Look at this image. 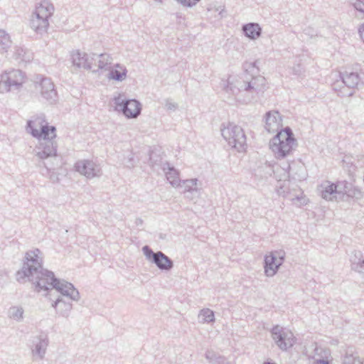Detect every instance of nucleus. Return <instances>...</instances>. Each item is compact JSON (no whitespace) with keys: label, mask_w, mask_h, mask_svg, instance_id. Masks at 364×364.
<instances>
[{"label":"nucleus","mask_w":364,"mask_h":364,"mask_svg":"<svg viewBox=\"0 0 364 364\" xmlns=\"http://www.w3.org/2000/svg\"><path fill=\"white\" fill-rule=\"evenodd\" d=\"M42 264V253L39 249L28 251L22 268L16 274V279L21 283L31 282L35 285V290L38 292L55 289L61 296L53 301L51 306L60 316L68 318L73 304L66 299L78 301L80 299V293L73 284L58 279L55 277L53 272L44 269Z\"/></svg>","instance_id":"1"},{"label":"nucleus","mask_w":364,"mask_h":364,"mask_svg":"<svg viewBox=\"0 0 364 364\" xmlns=\"http://www.w3.org/2000/svg\"><path fill=\"white\" fill-rule=\"evenodd\" d=\"M296 146V139L289 127L278 132L269 141V149L277 159L291 155Z\"/></svg>","instance_id":"2"},{"label":"nucleus","mask_w":364,"mask_h":364,"mask_svg":"<svg viewBox=\"0 0 364 364\" xmlns=\"http://www.w3.org/2000/svg\"><path fill=\"white\" fill-rule=\"evenodd\" d=\"M264 85V78L262 77H252L250 81L245 80L241 77H230L225 89L227 92L230 91L232 95H237L242 91L251 93L257 92L261 90Z\"/></svg>","instance_id":"3"},{"label":"nucleus","mask_w":364,"mask_h":364,"mask_svg":"<svg viewBox=\"0 0 364 364\" xmlns=\"http://www.w3.org/2000/svg\"><path fill=\"white\" fill-rule=\"evenodd\" d=\"M26 131L37 139L46 136L56 137L55 127L50 126L43 114L33 116L28 120Z\"/></svg>","instance_id":"4"},{"label":"nucleus","mask_w":364,"mask_h":364,"mask_svg":"<svg viewBox=\"0 0 364 364\" xmlns=\"http://www.w3.org/2000/svg\"><path fill=\"white\" fill-rule=\"evenodd\" d=\"M26 82V74L21 70H6L0 75V94L20 90Z\"/></svg>","instance_id":"5"},{"label":"nucleus","mask_w":364,"mask_h":364,"mask_svg":"<svg viewBox=\"0 0 364 364\" xmlns=\"http://www.w3.org/2000/svg\"><path fill=\"white\" fill-rule=\"evenodd\" d=\"M221 134L232 148L237 149L239 152L245 150L247 147L246 136L240 126L229 123L221 129Z\"/></svg>","instance_id":"6"},{"label":"nucleus","mask_w":364,"mask_h":364,"mask_svg":"<svg viewBox=\"0 0 364 364\" xmlns=\"http://www.w3.org/2000/svg\"><path fill=\"white\" fill-rule=\"evenodd\" d=\"M56 137H52L51 136H43L38 139V144L35 147L36 156L41 159H51L53 164L54 161H57L58 156V144L55 141Z\"/></svg>","instance_id":"7"},{"label":"nucleus","mask_w":364,"mask_h":364,"mask_svg":"<svg viewBox=\"0 0 364 364\" xmlns=\"http://www.w3.org/2000/svg\"><path fill=\"white\" fill-rule=\"evenodd\" d=\"M35 89L48 103L53 104L58 100V93L52 80L41 75H36L33 79Z\"/></svg>","instance_id":"8"},{"label":"nucleus","mask_w":364,"mask_h":364,"mask_svg":"<svg viewBox=\"0 0 364 364\" xmlns=\"http://www.w3.org/2000/svg\"><path fill=\"white\" fill-rule=\"evenodd\" d=\"M146 259L154 264L161 271L168 272L173 267V262L161 251L154 252L148 245L142 247Z\"/></svg>","instance_id":"9"},{"label":"nucleus","mask_w":364,"mask_h":364,"mask_svg":"<svg viewBox=\"0 0 364 364\" xmlns=\"http://www.w3.org/2000/svg\"><path fill=\"white\" fill-rule=\"evenodd\" d=\"M117 109L128 119L136 118L141 112V105L136 100H125L122 95L114 98Z\"/></svg>","instance_id":"10"},{"label":"nucleus","mask_w":364,"mask_h":364,"mask_svg":"<svg viewBox=\"0 0 364 364\" xmlns=\"http://www.w3.org/2000/svg\"><path fill=\"white\" fill-rule=\"evenodd\" d=\"M271 334L276 345L282 350H287L295 343L296 340L293 333L279 325H276L272 328Z\"/></svg>","instance_id":"11"},{"label":"nucleus","mask_w":364,"mask_h":364,"mask_svg":"<svg viewBox=\"0 0 364 364\" xmlns=\"http://www.w3.org/2000/svg\"><path fill=\"white\" fill-rule=\"evenodd\" d=\"M75 168L80 174L88 179L99 178L102 174L100 165L92 160H80L75 163Z\"/></svg>","instance_id":"12"},{"label":"nucleus","mask_w":364,"mask_h":364,"mask_svg":"<svg viewBox=\"0 0 364 364\" xmlns=\"http://www.w3.org/2000/svg\"><path fill=\"white\" fill-rule=\"evenodd\" d=\"M92 59L93 68L90 70L92 73L108 71L110 70L113 63V58L109 53H92Z\"/></svg>","instance_id":"13"},{"label":"nucleus","mask_w":364,"mask_h":364,"mask_svg":"<svg viewBox=\"0 0 364 364\" xmlns=\"http://www.w3.org/2000/svg\"><path fill=\"white\" fill-rule=\"evenodd\" d=\"M48 346V338L46 335L41 334L33 337L32 340L31 352L35 359L42 360L46 355Z\"/></svg>","instance_id":"14"},{"label":"nucleus","mask_w":364,"mask_h":364,"mask_svg":"<svg viewBox=\"0 0 364 364\" xmlns=\"http://www.w3.org/2000/svg\"><path fill=\"white\" fill-rule=\"evenodd\" d=\"M265 129L269 133L278 132L282 127L281 114L277 110L267 112L264 115Z\"/></svg>","instance_id":"15"},{"label":"nucleus","mask_w":364,"mask_h":364,"mask_svg":"<svg viewBox=\"0 0 364 364\" xmlns=\"http://www.w3.org/2000/svg\"><path fill=\"white\" fill-rule=\"evenodd\" d=\"M92 57V53L87 54L79 50H73L71 53V60L73 65L85 70H90L93 68Z\"/></svg>","instance_id":"16"},{"label":"nucleus","mask_w":364,"mask_h":364,"mask_svg":"<svg viewBox=\"0 0 364 364\" xmlns=\"http://www.w3.org/2000/svg\"><path fill=\"white\" fill-rule=\"evenodd\" d=\"M30 26L38 34L46 33L49 27V19L34 11L31 16Z\"/></svg>","instance_id":"17"},{"label":"nucleus","mask_w":364,"mask_h":364,"mask_svg":"<svg viewBox=\"0 0 364 364\" xmlns=\"http://www.w3.org/2000/svg\"><path fill=\"white\" fill-rule=\"evenodd\" d=\"M309 359H312V364H331V355L328 348L315 345L314 351L308 355Z\"/></svg>","instance_id":"18"},{"label":"nucleus","mask_w":364,"mask_h":364,"mask_svg":"<svg viewBox=\"0 0 364 364\" xmlns=\"http://www.w3.org/2000/svg\"><path fill=\"white\" fill-rule=\"evenodd\" d=\"M198 180L197 178H191L183 180L179 187L183 189V193L186 197L190 200H193L199 197L200 191L198 188Z\"/></svg>","instance_id":"19"},{"label":"nucleus","mask_w":364,"mask_h":364,"mask_svg":"<svg viewBox=\"0 0 364 364\" xmlns=\"http://www.w3.org/2000/svg\"><path fill=\"white\" fill-rule=\"evenodd\" d=\"M161 168L170 184L174 188L179 187L181 182L179 178V171L167 162L164 163Z\"/></svg>","instance_id":"20"},{"label":"nucleus","mask_w":364,"mask_h":364,"mask_svg":"<svg viewBox=\"0 0 364 364\" xmlns=\"http://www.w3.org/2000/svg\"><path fill=\"white\" fill-rule=\"evenodd\" d=\"M108 72L107 78L109 80L122 82L126 80L128 71L124 65L116 63L113 66H111V68Z\"/></svg>","instance_id":"21"},{"label":"nucleus","mask_w":364,"mask_h":364,"mask_svg":"<svg viewBox=\"0 0 364 364\" xmlns=\"http://www.w3.org/2000/svg\"><path fill=\"white\" fill-rule=\"evenodd\" d=\"M342 82L350 90L358 88L360 82V77L357 72L345 71L340 74Z\"/></svg>","instance_id":"22"},{"label":"nucleus","mask_w":364,"mask_h":364,"mask_svg":"<svg viewBox=\"0 0 364 364\" xmlns=\"http://www.w3.org/2000/svg\"><path fill=\"white\" fill-rule=\"evenodd\" d=\"M321 197L326 200H338L337 194L336 193V187L334 183L330 181L323 182L319 187Z\"/></svg>","instance_id":"23"},{"label":"nucleus","mask_w":364,"mask_h":364,"mask_svg":"<svg viewBox=\"0 0 364 364\" xmlns=\"http://www.w3.org/2000/svg\"><path fill=\"white\" fill-rule=\"evenodd\" d=\"M280 264L275 257L272 255H266L264 257V274L268 277L274 276L278 272Z\"/></svg>","instance_id":"24"},{"label":"nucleus","mask_w":364,"mask_h":364,"mask_svg":"<svg viewBox=\"0 0 364 364\" xmlns=\"http://www.w3.org/2000/svg\"><path fill=\"white\" fill-rule=\"evenodd\" d=\"M13 58L18 63H27L33 60V53L21 46H15Z\"/></svg>","instance_id":"25"},{"label":"nucleus","mask_w":364,"mask_h":364,"mask_svg":"<svg viewBox=\"0 0 364 364\" xmlns=\"http://www.w3.org/2000/svg\"><path fill=\"white\" fill-rule=\"evenodd\" d=\"M54 11V6L49 0H41L36 5L35 11L38 13V15H43L48 19L53 16Z\"/></svg>","instance_id":"26"},{"label":"nucleus","mask_w":364,"mask_h":364,"mask_svg":"<svg viewBox=\"0 0 364 364\" xmlns=\"http://www.w3.org/2000/svg\"><path fill=\"white\" fill-rule=\"evenodd\" d=\"M242 31L247 37L252 40L259 38L262 33V28L257 23H249L244 25Z\"/></svg>","instance_id":"27"},{"label":"nucleus","mask_w":364,"mask_h":364,"mask_svg":"<svg viewBox=\"0 0 364 364\" xmlns=\"http://www.w3.org/2000/svg\"><path fill=\"white\" fill-rule=\"evenodd\" d=\"M13 44L10 34L4 29H0V54L4 55L11 49Z\"/></svg>","instance_id":"28"},{"label":"nucleus","mask_w":364,"mask_h":364,"mask_svg":"<svg viewBox=\"0 0 364 364\" xmlns=\"http://www.w3.org/2000/svg\"><path fill=\"white\" fill-rule=\"evenodd\" d=\"M24 310L20 306H11L8 311V316L17 322H21L23 319Z\"/></svg>","instance_id":"29"},{"label":"nucleus","mask_w":364,"mask_h":364,"mask_svg":"<svg viewBox=\"0 0 364 364\" xmlns=\"http://www.w3.org/2000/svg\"><path fill=\"white\" fill-rule=\"evenodd\" d=\"M334 186L336 187V193L337 194L338 199L344 200L348 187H350V183L346 181H338L334 183Z\"/></svg>","instance_id":"30"},{"label":"nucleus","mask_w":364,"mask_h":364,"mask_svg":"<svg viewBox=\"0 0 364 364\" xmlns=\"http://www.w3.org/2000/svg\"><path fill=\"white\" fill-rule=\"evenodd\" d=\"M198 318L202 323L213 322L215 321V314L210 309H203L200 311Z\"/></svg>","instance_id":"31"},{"label":"nucleus","mask_w":364,"mask_h":364,"mask_svg":"<svg viewBox=\"0 0 364 364\" xmlns=\"http://www.w3.org/2000/svg\"><path fill=\"white\" fill-rule=\"evenodd\" d=\"M270 171L271 168L268 166L262 165L255 169V176L259 179L267 178L268 176L271 175Z\"/></svg>","instance_id":"32"},{"label":"nucleus","mask_w":364,"mask_h":364,"mask_svg":"<svg viewBox=\"0 0 364 364\" xmlns=\"http://www.w3.org/2000/svg\"><path fill=\"white\" fill-rule=\"evenodd\" d=\"M346 196L348 198L360 199L363 197V193L359 188L353 186V184L350 183V187H348Z\"/></svg>","instance_id":"33"},{"label":"nucleus","mask_w":364,"mask_h":364,"mask_svg":"<svg viewBox=\"0 0 364 364\" xmlns=\"http://www.w3.org/2000/svg\"><path fill=\"white\" fill-rule=\"evenodd\" d=\"M348 1L361 16H364V0H348Z\"/></svg>","instance_id":"34"},{"label":"nucleus","mask_w":364,"mask_h":364,"mask_svg":"<svg viewBox=\"0 0 364 364\" xmlns=\"http://www.w3.org/2000/svg\"><path fill=\"white\" fill-rule=\"evenodd\" d=\"M269 255L275 257L280 264H283L286 256L285 252L282 250L273 251Z\"/></svg>","instance_id":"35"},{"label":"nucleus","mask_w":364,"mask_h":364,"mask_svg":"<svg viewBox=\"0 0 364 364\" xmlns=\"http://www.w3.org/2000/svg\"><path fill=\"white\" fill-rule=\"evenodd\" d=\"M220 355L212 350H208L205 352V357L212 364H215L216 360L218 358Z\"/></svg>","instance_id":"36"},{"label":"nucleus","mask_w":364,"mask_h":364,"mask_svg":"<svg viewBox=\"0 0 364 364\" xmlns=\"http://www.w3.org/2000/svg\"><path fill=\"white\" fill-rule=\"evenodd\" d=\"M164 106L166 109L169 111H174L178 108V104L170 99L166 100Z\"/></svg>","instance_id":"37"},{"label":"nucleus","mask_w":364,"mask_h":364,"mask_svg":"<svg viewBox=\"0 0 364 364\" xmlns=\"http://www.w3.org/2000/svg\"><path fill=\"white\" fill-rule=\"evenodd\" d=\"M358 356H355L352 354L348 355L346 354L345 357L343 358V364H353V362H355V359Z\"/></svg>","instance_id":"38"},{"label":"nucleus","mask_w":364,"mask_h":364,"mask_svg":"<svg viewBox=\"0 0 364 364\" xmlns=\"http://www.w3.org/2000/svg\"><path fill=\"white\" fill-rule=\"evenodd\" d=\"M183 6L191 7L196 5L200 0H178Z\"/></svg>","instance_id":"39"},{"label":"nucleus","mask_w":364,"mask_h":364,"mask_svg":"<svg viewBox=\"0 0 364 364\" xmlns=\"http://www.w3.org/2000/svg\"><path fill=\"white\" fill-rule=\"evenodd\" d=\"M215 364H230V363L224 356L219 355L218 358L215 361Z\"/></svg>","instance_id":"40"},{"label":"nucleus","mask_w":364,"mask_h":364,"mask_svg":"<svg viewBox=\"0 0 364 364\" xmlns=\"http://www.w3.org/2000/svg\"><path fill=\"white\" fill-rule=\"evenodd\" d=\"M359 33L361 39L364 42V23L362 26H360L359 28Z\"/></svg>","instance_id":"41"},{"label":"nucleus","mask_w":364,"mask_h":364,"mask_svg":"<svg viewBox=\"0 0 364 364\" xmlns=\"http://www.w3.org/2000/svg\"><path fill=\"white\" fill-rule=\"evenodd\" d=\"M143 220L140 218H137L135 219L134 224L136 226H141L143 225Z\"/></svg>","instance_id":"42"},{"label":"nucleus","mask_w":364,"mask_h":364,"mask_svg":"<svg viewBox=\"0 0 364 364\" xmlns=\"http://www.w3.org/2000/svg\"><path fill=\"white\" fill-rule=\"evenodd\" d=\"M301 73V68H300V66L298 65L297 68H294L293 69V73L295 74V75H299Z\"/></svg>","instance_id":"43"},{"label":"nucleus","mask_w":364,"mask_h":364,"mask_svg":"<svg viewBox=\"0 0 364 364\" xmlns=\"http://www.w3.org/2000/svg\"><path fill=\"white\" fill-rule=\"evenodd\" d=\"M341 94L342 96H348V97H350L353 95V91H350L349 92H343V91H340Z\"/></svg>","instance_id":"44"},{"label":"nucleus","mask_w":364,"mask_h":364,"mask_svg":"<svg viewBox=\"0 0 364 364\" xmlns=\"http://www.w3.org/2000/svg\"><path fill=\"white\" fill-rule=\"evenodd\" d=\"M353 364H364V362L359 357H358L355 362H353Z\"/></svg>","instance_id":"45"},{"label":"nucleus","mask_w":364,"mask_h":364,"mask_svg":"<svg viewBox=\"0 0 364 364\" xmlns=\"http://www.w3.org/2000/svg\"><path fill=\"white\" fill-rule=\"evenodd\" d=\"M149 163H150V165L154 168V166L156 165L155 163L153 162V158H152V156L151 155L150 156V158H149Z\"/></svg>","instance_id":"46"},{"label":"nucleus","mask_w":364,"mask_h":364,"mask_svg":"<svg viewBox=\"0 0 364 364\" xmlns=\"http://www.w3.org/2000/svg\"><path fill=\"white\" fill-rule=\"evenodd\" d=\"M50 178L51 180H53V181H55L58 180V177L53 176L52 175L50 176Z\"/></svg>","instance_id":"47"},{"label":"nucleus","mask_w":364,"mask_h":364,"mask_svg":"<svg viewBox=\"0 0 364 364\" xmlns=\"http://www.w3.org/2000/svg\"><path fill=\"white\" fill-rule=\"evenodd\" d=\"M43 165L48 171H50L51 168H53V167H48L46 163H43Z\"/></svg>","instance_id":"48"},{"label":"nucleus","mask_w":364,"mask_h":364,"mask_svg":"<svg viewBox=\"0 0 364 364\" xmlns=\"http://www.w3.org/2000/svg\"><path fill=\"white\" fill-rule=\"evenodd\" d=\"M154 1L156 2H159V3H161L162 2V0H154Z\"/></svg>","instance_id":"49"},{"label":"nucleus","mask_w":364,"mask_h":364,"mask_svg":"<svg viewBox=\"0 0 364 364\" xmlns=\"http://www.w3.org/2000/svg\"><path fill=\"white\" fill-rule=\"evenodd\" d=\"M303 178H304V176L299 177V178H298V179H299V180H301V179H303Z\"/></svg>","instance_id":"50"}]
</instances>
